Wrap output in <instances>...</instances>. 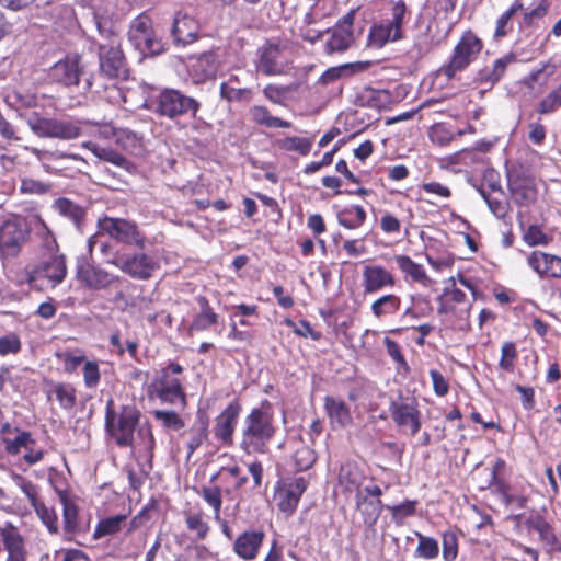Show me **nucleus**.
<instances>
[{
	"instance_id": "nucleus-8",
	"label": "nucleus",
	"mask_w": 561,
	"mask_h": 561,
	"mask_svg": "<svg viewBox=\"0 0 561 561\" xmlns=\"http://www.w3.org/2000/svg\"><path fill=\"white\" fill-rule=\"evenodd\" d=\"M66 256L64 254H44L39 262L27 263L24 267L25 280L32 287L61 284L67 276Z\"/></svg>"
},
{
	"instance_id": "nucleus-15",
	"label": "nucleus",
	"mask_w": 561,
	"mask_h": 561,
	"mask_svg": "<svg viewBox=\"0 0 561 561\" xmlns=\"http://www.w3.org/2000/svg\"><path fill=\"white\" fill-rule=\"evenodd\" d=\"M527 267L545 283H561V255L535 249L525 256Z\"/></svg>"
},
{
	"instance_id": "nucleus-52",
	"label": "nucleus",
	"mask_w": 561,
	"mask_h": 561,
	"mask_svg": "<svg viewBox=\"0 0 561 561\" xmlns=\"http://www.w3.org/2000/svg\"><path fill=\"white\" fill-rule=\"evenodd\" d=\"M12 431L15 433L13 438L3 437L2 439L8 454L12 456L19 455L22 448H27L30 445L36 444L30 432L21 431L18 427Z\"/></svg>"
},
{
	"instance_id": "nucleus-34",
	"label": "nucleus",
	"mask_w": 561,
	"mask_h": 561,
	"mask_svg": "<svg viewBox=\"0 0 561 561\" xmlns=\"http://www.w3.org/2000/svg\"><path fill=\"white\" fill-rule=\"evenodd\" d=\"M250 121L260 127L268 129H289L293 123L272 114L270 108L263 104H255L249 108Z\"/></svg>"
},
{
	"instance_id": "nucleus-27",
	"label": "nucleus",
	"mask_w": 561,
	"mask_h": 561,
	"mask_svg": "<svg viewBox=\"0 0 561 561\" xmlns=\"http://www.w3.org/2000/svg\"><path fill=\"white\" fill-rule=\"evenodd\" d=\"M256 70L264 76H279L285 71L279 44L267 42L259 50Z\"/></svg>"
},
{
	"instance_id": "nucleus-16",
	"label": "nucleus",
	"mask_w": 561,
	"mask_h": 561,
	"mask_svg": "<svg viewBox=\"0 0 561 561\" xmlns=\"http://www.w3.org/2000/svg\"><path fill=\"white\" fill-rule=\"evenodd\" d=\"M359 10V7L351 9L337 20L332 28L325 31L327 34H330L324 44L327 54L344 53L352 47L355 42L353 26Z\"/></svg>"
},
{
	"instance_id": "nucleus-28",
	"label": "nucleus",
	"mask_w": 561,
	"mask_h": 561,
	"mask_svg": "<svg viewBox=\"0 0 561 561\" xmlns=\"http://www.w3.org/2000/svg\"><path fill=\"white\" fill-rule=\"evenodd\" d=\"M367 480L364 470L353 461H347L340 467L337 484L345 494H363V486Z\"/></svg>"
},
{
	"instance_id": "nucleus-26",
	"label": "nucleus",
	"mask_w": 561,
	"mask_h": 561,
	"mask_svg": "<svg viewBox=\"0 0 561 561\" xmlns=\"http://www.w3.org/2000/svg\"><path fill=\"white\" fill-rule=\"evenodd\" d=\"M396 283V276L382 265L370 264L363 268L362 286L366 295L391 288Z\"/></svg>"
},
{
	"instance_id": "nucleus-49",
	"label": "nucleus",
	"mask_w": 561,
	"mask_h": 561,
	"mask_svg": "<svg viewBox=\"0 0 561 561\" xmlns=\"http://www.w3.org/2000/svg\"><path fill=\"white\" fill-rule=\"evenodd\" d=\"M362 99L367 106L379 111L390 108L393 103L390 91L386 89L366 88Z\"/></svg>"
},
{
	"instance_id": "nucleus-61",
	"label": "nucleus",
	"mask_w": 561,
	"mask_h": 561,
	"mask_svg": "<svg viewBox=\"0 0 561 561\" xmlns=\"http://www.w3.org/2000/svg\"><path fill=\"white\" fill-rule=\"evenodd\" d=\"M221 99L228 102H250L253 98L250 88H234L229 82H221L219 88Z\"/></svg>"
},
{
	"instance_id": "nucleus-36",
	"label": "nucleus",
	"mask_w": 561,
	"mask_h": 561,
	"mask_svg": "<svg viewBox=\"0 0 561 561\" xmlns=\"http://www.w3.org/2000/svg\"><path fill=\"white\" fill-rule=\"evenodd\" d=\"M551 8V0H537L533 8L520 10L522 19L518 22L520 32L539 27V22L545 19Z\"/></svg>"
},
{
	"instance_id": "nucleus-18",
	"label": "nucleus",
	"mask_w": 561,
	"mask_h": 561,
	"mask_svg": "<svg viewBox=\"0 0 561 561\" xmlns=\"http://www.w3.org/2000/svg\"><path fill=\"white\" fill-rule=\"evenodd\" d=\"M128 39L142 54H159L162 50L161 42L156 38L152 21L144 13L131 21Z\"/></svg>"
},
{
	"instance_id": "nucleus-48",
	"label": "nucleus",
	"mask_w": 561,
	"mask_h": 561,
	"mask_svg": "<svg viewBox=\"0 0 561 561\" xmlns=\"http://www.w3.org/2000/svg\"><path fill=\"white\" fill-rule=\"evenodd\" d=\"M54 207L61 216L71 220L77 227L83 222L87 215L82 206L66 197L57 198Z\"/></svg>"
},
{
	"instance_id": "nucleus-17",
	"label": "nucleus",
	"mask_w": 561,
	"mask_h": 561,
	"mask_svg": "<svg viewBox=\"0 0 561 561\" xmlns=\"http://www.w3.org/2000/svg\"><path fill=\"white\" fill-rule=\"evenodd\" d=\"M85 125L87 123L73 119L38 117L32 124V129L39 137L71 140L82 135Z\"/></svg>"
},
{
	"instance_id": "nucleus-43",
	"label": "nucleus",
	"mask_w": 561,
	"mask_h": 561,
	"mask_svg": "<svg viewBox=\"0 0 561 561\" xmlns=\"http://www.w3.org/2000/svg\"><path fill=\"white\" fill-rule=\"evenodd\" d=\"M401 297L396 294H386L373 301L370 311L377 319L394 316L401 308Z\"/></svg>"
},
{
	"instance_id": "nucleus-24",
	"label": "nucleus",
	"mask_w": 561,
	"mask_h": 561,
	"mask_svg": "<svg viewBox=\"0 0 561 561\" xmlns=\"http://www.w3.org/2000/svg\"><path fill=\"white\" fill-rule=\"evenodd\" d=\"M173 44L176 47H184L193 44L199 38V22L184 12H176L170 28Z\"/></svg>"
},
{
	"instance_id": "nucleus-4",
	"label": "nucleus",
	"mask_w": 561,
	"mask_h": 561,
	"mask_svg": "<svg viewBox=\"0 0 561 561\" xmlns=\"http://www.w3.org/2000/svg\"><path fill=\"white\" fill-rule=\"evenodd\" d=\"M449 284L443 289L438 296L437 313L443 317L445 322L451 330L468 332L471 330V309L472 301L467 298L463 290L456 286L454 277L448 279Z\"/></svg>"
},
{
	"instance_id": "nucleus-62",
	"label": "nucleus",
	"mask_w": 561,
	"mask_h": 561,
	"mask_svg": "<svg viewBox=\"0 0 561 561\" xmlns=\"http://www.w3.org/2000/svg\"><path fill=\"white\" fill-rule=\"evenodd\" d=\"M194 68L201 72L203 78H214L218 68L216 53L210 50L199 54Z\"/></svg>"
},
{
	"instance_id": "nucleus-35",
	"label": "nucleus",
	"mask_w": 561,
	"mask_h": 561,
	"mask_svg": "<svg viewBox=\"0 0 561 561\" xmlns=\"http://www.w3.org/2000/svg\"><path fill=\"white\" fill-rule=\"evenodd\" d=\"M207 415L197 414L196 421L182 435L186 437L187 456H192L207 440L209 435Z\"/></svg>"
},
{
	"instance_id": "nucleus-2",
	"label": "nucleus",
	"mask_w": 561,
	"mask_h": 561,
	"mask_svg": "<svg viewBox=\"0 0 561 561\" xmlns=\"http://www.w3.org/2000/svg\"><path fill=\"white\" fill-rule=\"evenodd\" d=\"M277 431L273 405L264 399L244 416L239 447L247 455H264L268 453Z\"/></svg>"
},
{
	"instance_id": "nucleus-29",
	"label": "nucleus",
	"mask_w": 561,
	"mask_h": 561,
	"mask_svg": "<svg viewBox=\"0 0 561 561\" xmlns=\"http://www.w3.org/2000/svg\"><path fill=\"white\" fill-rule=\"evenodd\" d=\"M58 497L62 504L64 534L68 540H71L77 534L84 533L79 517V507L67 490H59Z\"/></svg>"
},
{
	"instance_id": "nucleus-37",
	"label": "nucleus",
	"mask_w": 561,
	"mask_h": 561,
	"mask_svg": "<svg viewBox=\"0 0 561 561\" xmlns=\"http://www.w3.org/2000/svg\"><path fill=\"white\" fill-rule=\"evenodd\" d=\"M397 267L404 275L405 279L427 286L431 282L423 265L413 261L409 255L397 254L393 256Z\"/></svg>"
},
{
	"instance_id": "nucleus-56",
	"label": "nucleus",
	"mask_w": 561,
	"mask_h": 561,
	"mask_svg": "<svg viewBox=\"0 0 561 561\" xmlns=\"http://www.w3.org/2000/svg\"><path fill=\"white\" fill-rule=\"evenodd\" d=\"M559 108H561V82L538 102L536 112L540 115H549Z\"/></svg>"
},
{
	"instance_id": "nucleus-50",
	"label": "nucleus",
	"mask_w": 561,
	"mask_h": 561,
	"mask_svg": "<svg viewBox=\"0 0 561 561\" xmlns=\"http://www.w3.org/2000/svg\"><path fill=\"white\" fill-rule=\"evenodd\" d=\"M432 300L423 294L410 296V306L405 308L403 314L412 319L425 318L433 312Z\"/></svg>"
},
{
	"instance_id": "nucleus-60",
	"label": "nucleus",
	"mask_w": 561,
	"mask_h": 561,
	"mask_svg": "<svg viewBox=\"0 0 561 561\" xmlns=\"http://www.w3.org/2000/svg\"><path fill=\"white\" fill-rule=\"evenodd\" d=\"M523 241L531 248L546 247L551 243L552 237L546 233L541 226L533 224L523 231Z\"/></svg>"
},
{
	"instance_id": "nucleus-14",
	"label": "nucleus",
	"mask_w": 561,
	"mask_h": 561,
	"mask_svg": "<svg viewBox=\"0 0 561 561\" xmlns=\"http://www.w3.org/2000/svg\"><path fill=\"white\" fill-rule=\"evenodd\" d=\"M241 412L242 403L234 398L214 419L211 433L220 447L230 448L234 445V433Z\"/></svg>"
},
{
	"instance_id": "nucleus-21",
	"label": "nucleus",
	"mask_w": 561,
	"mask_h": 561,
	"mask_svg": "<svg viewBox=\"0 0 561 561\" xmlns=\"http://www.w3.org/2000/svg\"><path fill=\"white\" fill-rule=\"evenodd\" d=\"M308 484V480L304 477L278 481L275 491L278 510L286 515L294 514Z\"/></svg>"
},
{
	"instance_id": "nucleus-58",
	"label": "nucleus",
	"mask_w": 561,
	"mask_h": 561,
	"mask_svg": "<svg viewBox=\"0 0 561 561\" xmlns=\"http://www.w3.org/2000/svg\"><path fill=\"white\" fill-rule=\"evenodd\" d=\"M59 405L65 410H71L76 405L77 394L72 385L66 382L55 383L51 390Z\"/></svg>"
},
{
	"instance_id": "nucleus-57",
	"label": "nucleus",
	"mask_w": 561,
	"mask_h": 561,
	"mask_svg": "<svg viewBox=\"0 0 561 561\" xmlns=\"http://www.w3.org/2000/svg\"><path fill=\"white\" fill-rule=\"evenodd\" d=\"M518 358L517 345L513 341H505L501 346V356L497 364L499 369L505 373L515 370L516 360Z\"/></svg>"
},
{
	"instance_id": "nucleus-46",
	"label": "nucleus",
	"mask_w": 561,
	"mask_h": 561,
	"mask_svg": "<svg viewBox=\"0 0 561 561\" xmlns=\"http://www.w3.org/2000/svg\"><path fill=\"white\" fill-rule=\"evenodd\" d=\"M519 10H524V1L514 0L510 8L496 19L493 34L494 39L499 41L513 31L511 20Z\"/></svg>"
},
{
	"instance_id": "nucleus-33",
	"label": "nucleus",
	"mask_w": 561,
	"mask_h": 561,
	"mask_svg": "<svg viewBox=\"0 0 561 561\" xmlns=\"http://www.w3.org/2000/svg\"><path fill=\"white\" fill-rule=\"evenodd\" d=\"M323 408L333 428H344L352 425L353 417L351 409L343 399L325 396L323 399Z\"/></svg>"
},
{
	"instance_id": "nucleus-38",
	"label": "nucleus",
	"mask_w": 561,
	"mask_h": 561,
	"mask_svg": "<svg viewBox=\"0 0 561 561\" xmlns=\"http://www.w3.org/2000/svg\"><path fill=\"white\" fill-rule=\"evenodd\" d=\"M183 515L187 530L194 534L196 540H205L209 534L210 526L203 508L186 510L183 512Z\"/></svg>"
},
{
	"instance_id": "nucleus-55",
	"label": "nucleus",
	"mask_w": 561,
	"mask_h": 561,
	"mask_svg": "<svg viewBox=\"0 0 561 561\" xmlns=\"http://www.w3.org/2000/svg\"><path fill=\"white\" fill-rule=\"evenodd\" d=\"M462 131H454L451 126L446 123H437L434 124L428 131L430 140L438 146H447L449 145L456 136H461Z\"/></svg>"
},
{
	"instance_id": "nucleus-51",
	"label": "nucleus",
	"mask_w": 561,
	"mask_h": 561,
	"mask_svg": "<svg viewBox=\"0 0 561 561\" xmlns=\"http://www.w3.org/2000/svg\"><path fill=\"white\" fill-rule=\"evenodd\" d=\"M85 146L96 157L116 167H119L125 170H130L134 167V164L128 159H126L123 154L111 148H103L92 142H88L85 144Z\"/></svg>"
},
{
	"instance_id": "nucleus-10",
	"label": "nucleus",
	"mask_w": 561,
	"mask_h": 561,
	"mask_svg": "<svg viewBox=\"0 0 561 561\" xmlns=\"http://www.w3.org/2000/svg\"><path fill=\"white\" fill-rule=\"evenodd\" d=\"M31 239V229L19 216L10 217L0 225V257L16 259Z\"/></svg>"
},
{
	"instance_id": "nucleus-30",
	"label": "nucleus",
	"mask_w": 561,
	"mask_h": 561,
	"mask_svg": "<svg viewBox=\"0 0 561 561\" xmlns=\"http://www.w3.org/2000/svg\"><path fill=\"white\" fill-rule=\"evenodd\" d=\"M515 59V55L510 53L495 59L491 65H485L477 71L474 82L492 89L505 76L508 65Z\"/></svg>"
},
{
	"instance_id": "nucleus-22",
	"label": "nucleus",
	"mask_w": 561,
	"mask_h": 561,
	"mask_svg": "<svg viewBox=\"0 0 561 561\" xmlns=\"http://www.w3.org/2000/svg\"><path fill=\"white\" fill-rule=\"evenodd\" d=\"M433 20L417 19L412 34L409 54L415 58H422L439 46L440 39L434 30Z\"/></svg>"
},
{
	"instance_id": "nucleus-64",
	"label": "nucleus",
	"mask_w": 561,
	"mask_h": 561,
	"mask_svg": "<svg viewBox=\"0 0 561 561\" xmlns=\"http://www.w3.org/2000/svg\"><path fill=\"white\" fill-rule=\"evenodd\" d=\"M36 236L39 239V245L44 249L45 254L58 253L59 247L56 238L42 218H38Z\"/></svg>"
},
{
	"instance_id": "nucleus-53",
	"label": "nucleus",
	"mask_w": 561,
	"mask_h": 561,
	"mask_svg": "<svg viewBox=\"0 0 561 561\" xmlns=\"http://www.w3.org/2000/svg\"><path fill=\"white\" fill-rule=\"evenodd\" d=\"M277 147L284 151H295L301 156L310 153L313 139L308 137L289 136L276 141Z\"/></svg>"
},
{
	"instance_id": "nucleus-3",
	"label": "nucleus",
	"mask_w": 561,
	"mask_h": 561,
	"mask_svg": "<svg viewBox=\"0 0 561 561\" xmlns=\"http://www.w3.org/2000/svg\"><path fill=\"white\" fill-rule=\"evenodd\" d=\"M184 367L178 362L170 360L154 373L146 386L148 399L158 400L162 404L186 409L188 404L185 391Z\"/></svg>"
},
{
	"instance_id": "nucleus-42",
	"label": "nucleus",
	"mask_w": 561,
	"mask_h": 561,
	"mask_svg": "<svg viewBox=\"0 0 561 561\" xmlns=\"http://www.w3.org/2000/svg\"><path fill=\"white\" fill-rule=\"evenodd\" d=\"M336 219L343 228L356 230L365 224L367 213L362 205H350L337 213Z\"/></svg>"
},
{
	"instance_id": "nucleus-41",
	"label": "nucleus",
	"mask_w": 561,
	"mask_h": 561,
	"mask_svg": "<svg viewBox=\"0 0 561 561\" xmlns=\"http://www.w3.org/2000/svg\"><path fill=\"white\" fill-rule=\"evenodd\" d=\"M508 187L515 202L522 206H528L537 199V188L530 180H512L510 181Z\"/></svg>"
},
{
	"instance_id": "nucleus-13",
	"label": "nucleus",
	"mask_w": 561,
	"mask_h": 561,
	"mask_svg": "<svg viewBox=\"0 0 561 561\" xmlns=\"http://www.w3.org/2000/svg\"><path fill=\"white\" fill-rule=\"evenodd\" d=\"M98 227L118 243L139 250L146 248V236L134 220L104 216L99 219Z\"/></svg>"
},
{
	"instance_id": "nucleus-32",
	"label": "nucleus",
	"mask_w": 561,
	"mask_h": 561,
	"mask_svg": "<svg viewBox=\"0 0 561 561\" xmlns=\"http://www.w3.org/2000/svg\"><path fill=\"white\" fill-rule=\"evenodd\" d=\"M383 507L385 505L381 500H370L363 494L355 496V508L360 514L363 524L366 527V536H376V524Z\"/></svg>"
},
{
	"instance_id": "nucleus-25",
	"label": "nucleus",
	"mask_w": 561,
	"mask_h": 561,
	"mask_svg": "<svg viewBox=\"0 0 561 561\" xmlns=\"http://www.w3.org/2000/svg\"><path fill=\"white\" fill-rule=\"evenodd\" d=\"M265 540V533L262 529H247L239 534L233 541V552L244 561H253L260 554Z\"/></svg>"
},
{
	"instance_id": "nucleus-7",
	"label": "nucleus",
	"mask_w": 561,
	"mask_h": 561,
	"mask_svg": "<svg viewBox=\"0 0 561 561\" xmlns=\"http://www.w3.org/2000/svg\"><path fill=\"white\" fill-rule=\"evenodd\" d=\"M484 48L483 39L471 28L463 31L456 43L448 61L440 68V72L448 79L465 71L476 62Z\"/></svg>"
},
{
	"instance_id": "nucleus-19",
	"label": "nucleus",
	"mask_w": 561,
	"mask_h": 561,
	"mask_svg": "<svg viewBox=\"0 0 561 561\" xmlns=\"http://www.w3.org/2000/svg\"><path fill=\"white\" fill-rule=\"evenodd\" d=\"M83 69L82 57L78 54H68L49 67L47 77L51 82L62 87H77Z\"/></svg>"
},
{
	"instance_id": "nucleus-23",
	"label": "nucleus",
	"mask_w": 561,
	"mask_h": 561,
	"mask_svg": "<svg viewBox=\"0 0 561 561\" xmlns=\"http://www.w3.org/2000/svg\"><path fill=\"white\" fill-rule=\"evenodd\" d=\"M248 482V477L242 472L237 462L222 466L210 477V483H215L228 499H234V494Z\"/></svg>"
},
{
	"instance_id": "nucleus-47",
	"label": "nucleus",
	"mask_w": 561,
	"mask_h": 561,
	"mask_svg": "<svg viewBox=\"0 0 561 561\" xmlns=\"http://www.w3.org/2000/svg\"><path fill=\"white\" fill-rule=\"evenodd\" d=\"M318 455L313 448L301 445L295 449L290 458V465L294 472H302L311 469L317 462Z\"/></svg>"
},
{
	"instance_id": "nucleus-44",
	"label": "nucleus",
	"mask_w": 561,
	"mask_h": 561,
	"mask_svg": "<svg viewBox=\"0 0 561 561\" xmlns=\"http://www.w3.org/2000/svg\"><path fill=\"white\" fill-rule=\"evenodd\" d=\"M126 527V514H117L101 518L93 531V539L98 540L106 536H114L123 531Z\"/></svg>"
},
{
	"instance_id": "nucleus-6",
	"label": "nucleus",
	"mask_w": 561,
	"mask_h": 561,
	"mask_svg": "<svg viewBox=\"0 0 561 561\" xmlns=\"http://www.w3.org/2000/svg\"><path fill=\"white\" fill-rule=\"evenodd\" d=\"M98 30L104 42L98 44L99 67L108 79H127L129 69L122 49V38L112 27L98 21Z\"/></svg>"
},
{
	"instance_id": "nucleus-1",
	"label": "nucleus",
	"mask_w": 561,
	"mask_h": 561,
	"mask_svg": "<svg viewBox=\"0 0 561 561\" xmlns=\"http://www.w3.org/2000/svg\"><path fill=\"white\" fill-rule=\"evenodd\" d=\"M376 14L367 35L370 47L379 49L408 37L413 13L405 0H379L376 4Z\"/></svg>"
},
{
	"instance_id": "nucleus-45",
	"label": "nucleus",
	"mask_w": 561,
	"mask_h": 561,
	"mask_svg": "<svg viewBox=\"0 0 561 561\" xmlns=\"http://www.w3.org/2000/svg\"><path fill=\"white\" fill-rule=\"evenodd\" d=\"M298 83H290L287 85H282L277 83H267L262 89V94L264 99L271 104L278 106H286L288 101V95L290 92L296 91L298 89Z\"/></svg>"
},
{
	"instance_id": "nucleus-54",
	"label": "nucleus",
	"mask_w": 561,
	"mask_h": 561,
	"mask_svg": "<svg viewBox=\"0 0 561 561\" xmlns=\"http://www.w3.org/2000/svg\"><path fill=\"white\" fill-rule=\"evenodd\" d=\"M196 492L211 507L215 519H219L224 495L219 488L209 482L208 485H203Z\"/></svg>"
},
{
	"instance_id": "nucleus-12",
	"label": "nucleus",
	"mask_w": 561,
	"mask_h": 561,
	"mask_svg": "<svg viewBox=\"0 0 561 561\" xmlns=\"http://www.w3.org/2000/svg\"><path fill=\"white\" fill-rule=\"evenodd\" d=\"M76 279L90 290H107L122 283V276L111 273L101 265L82 256L76 263Z\"/></svg>"
},
{
	"instance_id": "nucleus-5",
	"label": "nucleus",
	"mask_w": 561,
	"mask_h": 561,
	"mask_svg": "<svg viewBox=\"0 0 561 561\" xmlns=\"http://www.w3.org/2000/svg\"><path fill=\"white\" fill-rule=\"evenodd\" d=\"M140 417L141 412L134 403L123 404L116 410L110 399L105 408V431L118 447H133Z\"/></svg>"
},
{
	"instance_id": "nucleus-63",
	"label": "nucleus",
	"mask_w": 561,
	"mask_h": 561,
	"mask_svg": "<svg viewBox=\"0 0 561 561\" xmlns=\"http://www.w3.org/2000/svg\"><path fill=\"white\" fill-rule=\"evenodd\" d=\"M42 520V523L47 527L50 534H57L59 530L58 526V516L54 508L46 506V504L41 500L34 506H32Z\"/></svg>"
},
{
	"instance_id": "nucleus-59",
	"label": "nucleus",
	"mask_w": 561,
	"mask_h": 561,
	"mask_svg": "<svg viewBox=\"0 0 561 561\" xmlns=\"http://www.w3.org/2000/svg\"><path fill=\"white\" fill-rule=\"evenodd\" d=\"M152 416L167 430L178 432L185 427L184 419L174 410H154Z\"/></svg>"
},
{
	"instance_id": "nucleus-11",
	"label": "nucleus",
	"mask_w": 561,
	"mask_h": 561,
	"mask_svg": "<svg viewBox=\"0 0 561 561\" xmlns=\"http://www.w3.org/2000/svg\"><path fill=\"white\" fill-rule=\"evenodd\" d=\"M107 263L137 280H148L160 270V263L142 250L135 253L116 252Z\"/></svg>"
},
{
	"instance_id": "nucleus-39",
	"label": "nucleus",
	"mask_w": 561,
	"mask_h": 561,
	"mask_svg": "<svg viewBox=\"0 0 561 561\" xmlns=\"http://www.w3.org/2000/svg\"><path fill=\"white\" fill-rule=\"evenodd\" d=\"M196 301L199 306V312L194 317L191 329L195 331H206L218 323L219 316L210 306L205 296H197Z\"/></svg>"
},
{
	"instance_id": "nucleus-9",
	"label": "nucleus",
	"mask_w": 561,
	"mask_h": 561,
	"mask_svg": "<svg viewBox=\"0 0 561 561\" xmlns=\"http://www.w3.org/2000/svg\"><path fill=\"white\" fill-rule=\"evenodd\" d=\"M201 104L194 98L183 94L176 89L165 88L150 100V108L161 117L176 119L180 116L192 114L196 116Z\"/></svg>"
},
{
	"instance_id": "nucleus-20",
	"label": "nucleus",
	"mask_w": 561,
	"mask_h": 561,
	"mask_svg": "<svg viewBox=\"0 0 561 561\" xmlns=\"http://www.w3.org/2000/svg\"><path fill=\"white\" fill-rule=\"evenodd\" d=\"M389 413L397 427L411 436L416 435L422 426V414L415 400L391 401Z\"/></svg>"
},
{
	"instance_id": "nucleus-40",
	"label": "nucleus",
	"mask_w": 561,
	"mask_h": 561,
	"mask_svg": "<svg viewBox=\"0 0 561 561\" xmlns=\"http://www.w3.org/2000/svg\"><path fill=\"white\" fill-rule=\"evenodd\" d=\"M115 142L130 154H137L144 149V134L129 128H115Z\"/></svg>"
},
{
	"instance_id": "nucleus-31",
	"label": "nucleus",
	"mask_w": 561,
	"mask_h": 561,
	"mask_svg": "<svg viewBox=\"0 0 561 561\" xmlns=\"http://www.w3.org/2000/svg\"><path fill=\"white\" fill-rule=\"evenodd\" d=\"M527 530H534L538 534L540 541L548 546L552 552L561 554V540L556 534L554 527L545 516L534 514L524 520Z\"/></svg>"
}]
</instances>
